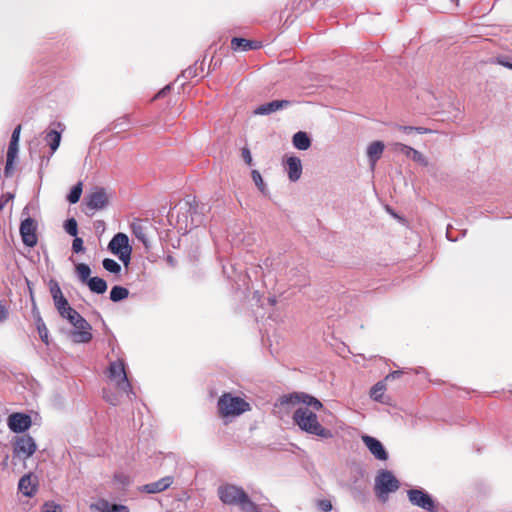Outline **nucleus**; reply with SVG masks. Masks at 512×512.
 I'll list each match as a JSON object with an SVG mask.
<instances>
[{"mask_svg": "<svg viewBox=\"0 0 512 512\" xmlns=\"http://www.w3.org/2000/svg\"><path fill=\"white\" fill-rule=\"evenodd\" d=\"M285 405H302L295 410L292 416L293 422L302 431L325 439L332 437V432L321 425L314 412L323 408L322 402L316 397L305 392H293L281 396L276 407Z\"/></svg>", "mask_w": 512, "mask_h": 512, "instance_id": "obj_1", "label": "nucleus"}, {"mask_svg": "<svg viewBox=\"0 0 512 512\" xmlns=\"http://www.w3.org/2000/svg\"><path fill=\"white\" fill-rule=\"evenodd\" d=\"M220 500L227 505H238L244 512H258L257 505L250 500L247 493L235 485H223L218 488Z\"/></svg>", "mask_w": 512, "mask_h": 512, "instance_id": "obj_2", "label": "nucleus"}, {"mask_svg": "<svg viewBox=\"0 0 512 512\" xmlns=\"http://www.w3.org/2000/svg\"><path fill=\"white\" fill-rule=\"evenodd\" d=\"M249 410L248 402L230 393H224L218 400V411L222 417L237 416Z\"/></svg>", "mask_w": 512, "mask_h": 512, "instance_id": "obj_3", "label": "nucleus"}, {"mask_svg": "<svg viewBox=\"0 0 512 512\" xmlns=\"http://www.w3.org/2000/svg\"><path fill=\"white\" fill-rule=\"evenodd\" d=\"M108 378L114 389H119L120 392H132L131 383L125 369V363L122 359H118L109 364Z\"/></svg>", "mask_w": 512, "mask_h": 512, "instance_id": "obj_4", "label": "nucleus"}, {"mask_svg": "<svg viewBox=\"0 0 512 512\" xmlns=\"http://www.w3.org/2000/svg\"><path fill=\"white\" fill-rule=\"evenodd\" d=\"M399 488V481L388 470L381 471L375 479V491L378 498L382 501L387 500V496L391 492H395Z\"/></svg>", "mask_w": 512, "mask_h": 512, "instance_id": "obj_5", "label": "nucleus"}, {"mask_svg": "<svg viewBox=\"0 0 512 512\" xmlns=\"http://www.w3.org/2000/svg\"><path fill=\"white\" fill-rule=\"evenodd\" d=\"M109 250L118 256L119 260L127 267L131 260L132 247L129 245L128 236L117 233L108 244Z\"/></svg>", "mask_w": 512, "mask_h": 512, "instance_id": "obj_6", "label": "nucleus"}, {"mask_svg": "<svg viewBox=\"0 0 512 512\" xmlns=\"http://www.w3.org/2000/svg\"><path fill=\"white\" fill-rule=\"evenodd\" d=\"M37 449L34 439L29 435L18 437L13 446V453L15 456L27 459L32 456Z\"/></svg>", "mask_w": 512, "mask_h": 512, "instance_id": "obj_7", "label": "nucleus"}, {"mask_svg": "<svg viewBox=\"0 0 512 512\" xmlns=\"http://www.w3.org/2000/svg\"><path fill=\"white\" fill-rule=\"evenodd\" d=\"M409 501L417 507H420L428 512H435L436 505L433 498L426 492L420 489H410L408 491Z\"/></svg>", "mask_w": 512, "mask_h": 512, "instance_id": "obj_8", "label": "nucleus"}, {"mask_svg": "<svg viewBox=\"0 0 512 512\" xmlns=\"http://www.w3.org/2000/svg\"><path fill=\"white\" fill-rule=\"evenodd\" d=\"M108 202L109 199L104 188L96 187L85 197L86 206L92 211L105 208Z\"/></svg>", "mask_w": 512, "mask_h": 512, "instance_id": "obj_9", "label": "nucleus"}, {"mask_svg": "<svg viewBox=\"0 0 512 512\" xmlns=\"http://www.w3.org/2000/svg\"><path fill=\"white\" fill-rule=\"evenodd\" d=\"M20 235L26 246L34 247L37 244L36 223L32 218H26L21 222Z\"/></svg>", "mask_w": 512, "mask_h": 512, "instance_id": "obj_10", "label": "nucleus"}, {"mask_svg": "<svg viewBox=\"0 0 512 512\" xmlns=\"http://www.w3.org/2000/svg\"><path fill=\"white\" fill-rule=\"evenodd\" d=\"M73 327L75 330L71 333V336L75 343H88L92 340V327L84 318L78 320Z\"/></svg>", "mask_w": 512, "mask_h": 512, "instance_id": "obj_11", "label": "nucleus"}, {"mask_svg": "<svg viewBox=\"0 0 512 512\" xmlns=\"http://www.w3.org/2000/svg\"><path fill=\"white\" fill-rule=\"evenodd\" d=\"M8 426L15 433H22L31 426V418L23 413H13L8 417Z\"/></svg>", "mask_w": 512, "mask_h": 512, "instance_id": "obj_12", "label": "nucleus"}, {"mask_svg": "<svg viewBox=\"0 0 512 512\" xmlns=\"http://www.w3.org/2000/svg\"><path fill=\"white\" fill-rule=\"evenodd\" d=\"M362 441L376 459L381 461H386L388 459V453L378 439L364 435L362 436Z\"/></svg>", "mask_w": 512, "mask_h": 512, "instance_id": "obj_13", "label": "nucleus"}, {"mask_svg": "<svg viewBox=\"0 0 512 512\" xmlns=\"http://www.w3.org/2000/svg\"><path fill=\"white\" fill-rule=\"evenodd\" d=\"M50 293L54 301L55 308L59 314H63L65 308L69 306L67 299L64 297L59 284L55 280H51L49 283Z\"/></svg>", "mask_w": 512, "mask_h": 512, "instance_id": "obj_14", "label": "nucleus"}, {"mask_svg": "<svg viewBox=\"0 0 512 512\" xmlns=\"http://www.w3.org/2000/svg\"><path fill=\"white\" fill-rule=\"evenodd\" d=\"M151 225L142 220H135L131 224V230L133 235L140 240L145 247L149 246V230L151 229Z\"/></svg>", "mask_w": 512, "mask_h": 512, "instance_id": "obj_15", "label": "nucleus"}, {"mask_svg": "<svg viewBox=\"0 0 512 512\" xmlns=\"http://www.w3.org/2000/svg\"><path fill=\"white\" fill-rule=\"evenodd\" d=\"M172 484H173V477L166 476V477L159 479L156 482L143 485L142 487H140V491L148 493V494L160 493V492L168 489Z\"/></svg>", "mask_w": 512, "mask_h": 512, "instance_id": "obj_16", "label": "nucleus"}, {"mask_svg": "<svg viewBox=\"0 0 512 512\" xmlns=\"http://www.w3.org/2000/svg\"><path fill=\"white\" fill-rule=\"evenodd\" d=\"M291 104L288 100H274L269 103L262 104L254 110L256 115H267L276 112L280 109L286 108Z\"/></svg>", "mask_w": 512, "mask_h": 512, "instance_id": "obj_17", "label": "nucleus"}, {"mask_svg": "<svg viewBox=\"0 0 512 512\" xmlns=\"http://www.w3.org/2000/svg\"><path fill=\"white\" fill-rule=\"evenodd\" d=\"M58 129H50L46 132L45 141L50 146L51 152L54 153L61 142L62 132L64 130V126L62 123L58 122L55 124Z\"/></svg>", "mask_w": 512, "mask_h": 512, "instance_id": "obj_18", "label": "nucleus"}, {"mask_svg": "<svg viewBox=\"0 0 512 512\" xmlns=\"http://www.w3.org/2000/svg\"><path fill=\"white\" fill-rule=\"evenodd\" d=\"M261 47V43L240 37H233L231 39V49L235 52L256 50Z\"/></svg>", "mask_w": 512, "mask_h": 512, "instance_id": "obj_19", "label": "nucleus"}, {"mask_svg": "<svg viewBox=\"0 0 512 512\" xmlns=\"http://www.w3.org/2000/svg\"><path fill=\"white\" fill-rule=\"evenodd\" d=\"M18 488L25 496L32 497L37 491V481L32 479V474H26L20 479Z\"/></svg>", "mask_w": 512, "mask_h": 512, "instance_id": "obj_20", "label": "nucleus"}, {"mask_svg": "<svg viewBox=\"0 0 512 512\" xmlns=\"http://www.w3.org/2000/svg\"><path fill=\"white\" fill-rule=\"evenodd\" d=\"M384 148L385 145L382 141H374L369 144L367 148V156L372 169L375 167L376 162L381 158Z\"/></svg>", "mask_w": 512, "mask_h": 512, "instance_id": "obj_21", "label": "nucleus"}, {"mask_svg": "<svg viewBox=\"0 0 512 512\" xmlns=\"http://www.w3.org/2000/svg\"><path fill=\"white\" fill-rule=\"evenodd\" d=\"M288 167V177L291 181H297L302 174V164L298 157H289L286 161Z\"/></svg>", "mask_w": 512, "mask_h": 512, "instance_id": "obj_22", "label": "nucleus"}, {"mask_svg": "<svg viewBox=\"0 0 512 512\" xmlns=\"http://www.w3.org/2000/svg\"><path fill=\"white\" fill-rule=\"evenodd\" d=\"M386 383L385 381L377 382L370 390V397L382 404H388L390 398L385 395Z\"/></svg>", "mask_w": 512, "mask_h": 512, "instance_id": "obj_23", "label": "nucleus"}, {"mask_svg": "<svg viewBox=\"0 0 512 512\" xmlns=\"http://www.w3.org/2000/svg\"><path fill=\"white\" fill-rule=\"evenodd\" d=\"M18 153V143L10 141L7 151V161L5 166V176L9 177L12 175L13 163Z\"/></svg>", "mask_w": 512, "mask_h": 512, "instance_id": "obj_24", "label": "nucleus"}, {"mask_svg": "<svg viewBox=\"0 0 512 512\" xmlns=\"http://www.w3.org/2000/svg\"><path fill=\"white\" fill-rule=\"evenodd\" d=\"M90 291L97 294H103L107 290V283L100 277H92L86 282Z\"/></svg>", "mask_w": 512, "mask_h": 512, "instance_id": "obj_25", "label": "nucleus"}, {"mask_svg": "<svg viewBox=\"0 0 512 512\" xmlns=\"http://www.w3.org/2000/svg\"><path fill=\"white\" fill-rule=\"evenodd\" d=\"M130 392H120L119 389H115L114 392L110 391V389L103 390V398L109 404L116 406L120 403L121 397L126 394L129 395Z\"/></svg>", "mask_w": 512, "mask_h": 512, "instance_id": "obj_26", "label": "nucleus"}, {"mask_svg": "<svg viewBox=\"0 0 512 512\" xmlns=\"http://www.w3.org/2000/svg\"><path fill=\"white\" fill-rule=\"evenodd\" d=\"M293 145L297 149L307 150L311 145V141L305 132L299 131L293 136Z\"/></svg>", "mask_w": 512, "mask_h": 512, "instance_id": "obj_27", "label": "nucleus"}, {"mask_svg": "<svg viewBox=\"0 0 512 512\" xmlns=\"http://www.w3.org/2000/svg\"><path fill=\"white\" fill-rule=\"evenodd\" d=\"M129 291L127 288L122 286H114L110 291V299L113 302H119L128 297Z\"/></svg>", "mask_w": 512, "mask_h": 512, "instance_id": "obj_28", "label": "nucleus"}, {"mask_svg": "<svg viewBox=\"0 0 512 512\" xmlns=\"http://www.w3.org/2000/svg\"><path fill=\"white\" fill-rule=\"evenodd\" d=\"M98 509L102 512H129L127 506L118 504L110 505L107 501L100 502Z\"/></svg>", "mask_w": 512, "mask_h": 512, "instance_id": "obj_29", "label": "nucleus"}, {"mask_svg": "<svg viewBox=\"0 0 512 512\" xmlns=\"http://www.w3.org/2000/svg\"><path fill=\"white\" fill-rule=\"evenodd\" d=\"M76 273L79 280L82 283H85L90 279L91 269L85 263H79L76 265Z\"/></svg>", "mask_w": 512, "mask_h": 512, "instance_id": "obj_30", "label": "nucleus"}, {"mask_svg": "<svg viewBox=\"0 0 512 512\" xmlns=\"http://www.w3.org/2000/svg\"><path fill=\"white\" fill-rule=\"evenodd\" d=\"M83 184L82 182H78L70 191L69 195L67 196V200L71 204H75L80 200L81 194H82Z\"/></svg>", "mask_w": 512, "mask_h": 512, "instance_id": "obj_31", "label": "nucleus"}, {"mask_svg": "<svg viewBox=\"0 0 512 512\" xmlns=\"http://www.w3.org/2000/svg\"><path fill=\"white\" fill-rule=\"evenodd\" d=\"M36 326L41 340L48 344V329L40 316L36 320Z\"/></svg>", "mask_w": 512, "mask_h": 512, "instance_id": "obj_32", "label": "nucleus"}, {"mask_svg": "<svg viewBox=\"0 0 512 512\" xmlns=\"http://www.w3.org/2000/svg\"><path fill=\"white\" fill-rule=\"evenodd\" d=\"M103 267L107 271L115 274L121 271V266L115 260L110 258H106L103 260Z\"/></svg>", "mask_w": 512, "mask_h": 512, "instance_id": "obj_33", "label": "nucleus"}, {"mask_svg": "<svg viewBox=\"0 0 512 512\" xmlns=\"http://www.w3.org/2000/svg\"><path fill=\"white\" fill-rule=\"evenodd\" d=\"M251 175H252V179H253L255 185L257 186V188L263 194H266V186L264 184L263 178H262L261 174L259 173V171L253 170Z\"/></svg>", "mask_w": 512, "mask_h": 512, "instance_id": "obj_34", "label": "nucleus"}, {"mask_svg": "<svg viewBox=\"0 0 512 512\" xmlns=\"http://www.w3.org/2000/svg\"><path fill=\"white\" fill-rule=\"evenodd\" d=\"M64 229L69 235L75 237L78 233L77 221L74 218L66 220Z\"/></svg>", "mask_w": 512, "mask_h": 512, "instance_id": "obj_35", "label": "nucleus"}, {"mask_svg": "<svg viewBox=\"0 0 512 512\" xmlns=\"http://www.w3.org/2000/svg\"><path fill=\"white\" fill-rule=\"evenodd\" d=\"M391 147H401V153L407 157H411L415 150L414 148L399 142L392 143Z\"/></svg>", "mask_w": 512, "mask_h": 512, "instance_id": "obj_36", "label": "nucleus"}, {"mask_svg": "<svg viewBox=\"0 0 512 512\" xmlns=\"http://www.w3.org/2000/svg\"><path fill=\"white\" fill-rule=\"evenodd\" d=\"M411 158L413 159V161L423 165V166H427L428 165V161L427 159L425 158V156L420 153L418 150H414Z\"/></svg>", "mask_w": 512, "mask_h": 512, "instance_id": "obj_37", "label": "nucleus"}, {"mask_svg": "<svg viewBox=\"0 0 512 512\" xmlns=\"http://www.w3.org/2000/svg\"><path fill=\"white\" fill-rule=\"evenodd\" d=\"M72 250L75 253H79L84 250L83 240L81 238L75 236V238L72 242Z\"/></svg>", "mask_w": 512, "mask_h": 512, "instance_id": "obj_38", "label": "nucleus"}, {"mask_svg": "<svg viewBox=\"0 0 512 512\" xmlns=\"http://www.w3.org/2000/svg\"><path fill=\"white\" fill-rule=\"evenodd\" d=\"M42 512H62V509L55 503H45L42 507Z\"/></svg>", "mask_w": 512, "mask_h": 512, "instance_id": "obj_39", "label": "nucleus"}, {"mask_svg": "<svg viewBox=\"0 0 512 512\" xmlns=\"http://www.w3.org/2000/svg\"><path fill=\"white\" fill-rule=\"evenodd\" d=\"M318 507L323 511V512H329L332 510V503L330 500H327V499H322V500H319L318 503H317Z\"/></svg>", "mask_w": 512, "mask_h": 512, "instance_id": "obj_40", "label": "nucleus"}, {"mask_svg": "<svg viewBox=\"0 0 512 512\" xmlns=\"http://www.w3.org/2000/svg\"><path fill=\"white\" fill-rule=\"evenodd\" d=\"M241 155H242V158L245 161V163L247 165L251 166L252 165V156H251L250 150L247 147L242 148Z\"/></svg>", "mask_w": 512, "mask_h": 512, "instance_id": "obj_41", "label": "nucleus"}, {"mask_svg": "<svg viewBox=\"0 0 512 512\" xmlns=\"http://www.w3.org/2000/svg\"><path fill=\"white\" fill-rule=\"evenodd\" d=\"M62 312H63V314H60V316H61L62 318H65V319H67V320H68V319H70V317H71L72 315H74V314L76 313V310H75V309H73V308L69 305V306H67V307L65 308V311H62Z\"/></svg>", "mask_w": 512, "mask_h": 512, "instance_id": "obj_42", "label": "nucleus"}, {"mask_svg": "<svg viewBox=\"0 0 512 512\" xmlns=\"http://www.w3.org/2000/svg\"><path fill=\"white\" fill-rule=\"evenodd\" d=\"M171 90V86L170 85H167L165 86L164 88H162L154 97V100L155 99H158V98H162L164 96H166Z\"/></svg>", "mask_w": 512, "mask_h": 512, "instance_id": "obj_43", "label": "nucleus"}, {"mask_svg": "<svg viewBox=\"0 0 512 512\" xmlns=\"http://www.w3.org/2000/svg\"><path fill=\"white\" fill-rule=\"evenodd\" d=\"M20 132H21V125H18L13 133H12V136H11V140L10 141H14V142H19V138H20Z\"/></svg>", "mask_w": 512, "mask_h": 512, "instance_id": "obj_44", "label": "nucleus"}, {"mask_svg": "<svg viewBox=\"0 0 512 512\" xmlns=\"http://www.w3.org/2000/svg\"><path fill=\"white\" fill-rule=\"evenodd\" d=\"M396 128L403 132V133H406V134H409L411 132L414 131V127L413 126H403V125H397Z\"/></svg>", "mask_w": 512, "mask_h": 512, "instance_id": "obj_45", "label": "nucleus"}, {"mask_svg": "<svg viewBox=\"0 0 512 512\" xmlns=\"http://www.w3.org/2000/svg\"><path fill=\"white\" fill-rule=\"evenodd\" d=\"M81 318H83V317L76 311V313L74 315H72L70 317V319H68V321L73 326V325H76L78 320H80Z\"/></svg>", "mask_w": 512, "mask_h": 512, "instance_id": "obj_46", "label": "nucleus"}, {"mask_svg": "<svg viewBox=\"0 0 512 512\" xmlns=\"http://www.w3.org/2000/svg\"><path fill=\"white\" fill-rule=\"evenodd\" d=\"M7 310L6 308L0 303V322L4 321L7 318Z\"/></svg>", "mask_w": 512, "mask_h": 512, "instance_id": "obj_47", "label": "nucleus"}, {"mask_svg": "<svg viewBox=\"0 0 512 512\" xmlns=\"http://www.w3.org/2000/svg\"><path fill=\"white\" fill-rule=\"evenodd\" d=\"M414 131L418 132L419 134H427L431 132L430 129L424 127H414Z\"/></svg>", "mask_w": 512, "mask_h": 512, "instance_id": "obj_48", "label": "nucleus"}, {"mask_svg": "<svg viewBox=\"0 0 512 512\" xmlns=\"http://www.w3.org/2000/svg\"><path fill=\"white\" fill-rule=\"evenodd\" d=\"M499 63L503 65L504 67H507L509 69H512V60L511 61H504L500 60Z\"/></svg>", "mask_w": 512, "mask_h": 512, "instance_id": "obj_49", "label": "nucleus"}, {"mask_svg": "<svg viewBox=\"0 0 512 512\" xmlns=\"http://www.w3.org/2000/svg\"><path fill=\"white\" fill-rule=\"evenodd\" d=\"M28 287H29V291H30L31 300H32V302H34L33 290L30 287V283L29 282H28Z\"/></svg>", "mask_w": 512, "mask_h": 512, "instance_id": "obj_50", "label": "nucleus"}, {"mask_svg": "<svg viewBox=\"0 0 512 512\" xmlns=\"http://www.w3.org/2000/svg\"><path fill=\"white\" fill-rule=\"evenodd\" d=\"M393 151L401 152V147H392Z\"/></svg>", "mask_w": 512, "mask_h": 512, "instance_id": "obj_51", "label": "nucleus"}, {"mask_svg": "<svg viewBox=\"0 0 512 512\" xmlns=\"http://www.w3.org/2000/svg\"><path fill=\"white\" fill-rule=\"evenodd\" d=\"M396 373H397V372H395V374H396ZM393 376H394V373H393V374H389V375H387V377H386V379H385V380H388L390 377H393Z\"/></svg>", "mask_w": 512, "mask_h": 512, "instance_id": "obj_52", "label": "nucleus"}]
</instances>
